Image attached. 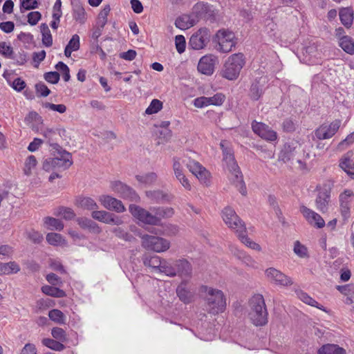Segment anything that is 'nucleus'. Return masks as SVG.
Listing matches in <instances>:
<instances>
[{
  "instance_id": "1",
  "label": "nucleus",
  "mask_w": 354,
  "mask_h": 354,
  "mask_svg": "<svg viewBox=\"0 0 354 354\" xmlns=\"http://www.w3.org/2000/svg\"><path fill=\"white\" fill-rule=\"evenodd\" d=\"M220 146L223 151V161L226 163L230 174L229 176L230 180L239 189L242 195H246L247 190L243 179V175L235 161L232 149L227 146V142L225 140H222Z\"/></svg>"
},
{
  "instance_id": "2",
  "label": "nucleus",
  "mask_w": 354,
  "mask_h": 354,
  "mask_svg": "<svg viewBox=\"0 0 354 354\" xmlns=\"http://www.w3.org/2000/svg\"><path fill=\"white\" fill-rule=\"evenodd\" d=\"M249 317L255 326H264L268 323V311L264 298L255 294L249 300Z\"/></svg>"
},
{
  "instance_id": "3",
  "label": "nucleus",
  "mask_w": 354,
  "mask_h": 354,
  "mask_svg": "<svg viewBox=\"0 0 354 354\" xmlns=\"http://www.w3.org/2000/svg\"><path fill=\"white\" fill-rule=\"evenodd\" d=\"M54 158H48L43 162V169L50 171L58 169H66L73 165L72 155L64 149L50 151Z\"/></svg>"
},
{
  "instance_id": "4",
  "label": "nucleus",
  "mask_w": 354,
  "mask_h": 354,
  "mask_svg": "<svg viewBox=\"0 0 354 354\" xmlns=\"http://www.w3.org/2000/svg\"><path fill=\"white\" fill-rule=\"evenodd\" d=\"M201 290L206 293L205 300L210 313L216 315L225 310L226 301L221 290L206 286H203Z\"/></svg>"
},
{
  "instance_id": "5",
  "label": "nucleus",
  "mask_w": 354,
  "mask_h": 354,
  "mask_svg": "<svg viewBox=\"0 0 354 354\" xmlns=\"http://www.w3.org/2000/svg\"><path fill=\"white\" fill-rule=\"evenodd\" d=\"M162 268L163 273L171 277L175 276L189 277L192 273L190 263L185 259L167 260Z\"/></svg>"
},
{
  "instance_id": "6",
  "label": "nucleus",
  "mask_w": 354,
  "mask_h": 354,
  "mask_svg": "<svg viewBox=\"0 0 354 354\" xmlns=\"http://www.w3.org/2000/svg\"><path fill=\"white\" fill-rule=\"evenodd\" d=\"M244 65L245 59L243 54H233L225 61L221 71V76L228 80H234L239 77Z\"/></svg>"
},
{
  "instance_id": "7",
  "label": "nucleus",
  "mask_w": 354,
  "mask_h": 354,
  "mask_svg": "<svg viewBox=\"0 0 354 354\" xmlns=\"http://www.w3.org/2000/svg\"><path fill=\"white\" fill-rule=\"evenodd\" d=\"M214 41L218 44L216 50L224 53L230 52L236 44L234 32L225 29L216 32Z\"/></svg>"
},
{
  "instance_id": "8",
  "label": "nucleus",
  "mask_w": 354,
  "mask_h": 354,
  "mask_svg": "<svg viewBox=\"0 0 354 354\" xmlns=\"http://www.w3.org/2000/svg\"><path fill=\"white\" fill-rule=\"evenodd\" d=\"M332 187L333 184L330 181L317 186L318 194L315 199V205L316 208L322 213L328 212Z\"/></svg>"
},
{
  "instance_id": "9",
  "label": "nucleus",
  "mask_w": 354,
  "mask_h": 354,
  "mask_svg": "<svg viewBox=\"0 0 354 354\" xmlns=\"http://www.w3.org/2000/svg\"><path fill=\"white\" fill-rule=\"evenodd\" d=\"M192 14L195 19H197V23L200 19L207 20L210 22H214L216 20L217 12L207 2L196 3L192 8Z\"/></svg>"
},
{
  "instance_id": "10",
  "label": "nucleus",
  "mask_w": 354,
  "mask_h": 354,
  "mask_svg": "<svg viewBox=\"0 0 354 354\" xmlns=\"http://www.w3.org/2000/svg\"><path fill=\"white\" fill-rule=\"evenodd\" d=\"M142 245L147 250L161 252L169 248L170 243L159 236L145 234L142 236Z\"/></svg>"
},
{
  "instance_id": "11",
  "label": "nucleus",
  "mask_w": 354,
  "mask_h": 354,
  "mask_svg": "<svg viewBox=\"0 0 354 354\" xmlns=\"http://www.w3.org/2000/svg\"><path fill=\"white\" fill-rule=\"evenodd\" d=\"M129 209L133 216L140 222L151 225H159V220L156 218L152 212H150L134 204L130 205Z\"/></svg>"
},
{
  "instance_id": "12",
  "label": "nucleus",
  "mask_w": 354,
  "mask_h": 354,
  "mask_svg": "<svg viewBox=\"0 0 354 354\" xmlns=\"http://www.w3.org/2000/svg\"><path fill=\"white\" fill-rule=\"evenodd\" d=\"M222 214L224 222L229 227L235 230L237 233L245 231V223L232 208L230 207L224 208Z\"/></svg>"
},
{
  "instance_id": "13",
  "label": "nucleus",
  "mask_w": 354,
  "mask_h": 354,
  "mask_svg": "<svg viewBox=\"0 0 354 354\" xmlns=\"http://www.w3.org/2000/svg\"><path fill=\"white\" fill-rule=\"evenodd\" d=\"M110 187L112 191L124 199L134 202H138L140 200V197L135 190L120 181L111 182Z\"/></svg>"
},
{
  "instance_id": "14",
  "label": "nucleus",
  "mask_w": 354,
  "mask_h": 354,
  "mask_svg": "<svg viewBox=\"0 0 354 354\" xmlns=\"http://www.w3.org/2000/svg\"><path fill=\"white\" fill-rule=\"evenodd\" d=\"M210 37V31L207 28H201L191 36L189 46L194 50L203 49L209 43Z\"/></svg>"
},
{
  "instance_id": "15",
  "label": "nucleus",
  "mask_w": 354,
  "mask_h": 354,
  "mask_svg": "<svg viewBox=\"0 0 354 354\" xmlns=\"http://www.w3.org/2000/svg\"><path fill=\"white\" fill-rule=\"evenodd\" d=\"M189 171L192 172L196 177L204 185H209V172L203 167L198 162L193 160H189L185 163Z\"/></svg>"
},
{
  "instance_id": "16",
  "label": "nucleus",
  "mask_w": 354,
  "mask_h": 354,
  "mask_svg": "<svg viewBox=\"0 0 354 354\" xmlns=\"http://www.w3.org/2000/svg\"><path fill=\"white\" fill-rule=\"evenodd\" d=\"M341 121L336 120L330 124H324L315 131V136L319 140H326L332 138L338 131Z\"/></svg>"
},
{
  "instance_id": "17",
  "label": "nucleus",
  "mask_w": 354,
  "mask_h": 354,
  "mask_svg": "<svg viewBox=\"0 0 354 354\" xmlns=\"http://www.w3.org/2000/svg\"><path fill=\"white\" fill-rule=\"evenodd\" d=\"M301 145L297 141L292 140L286 142L280 152L279 159L283 162L293 160L301 150Z\"/></svg>"
},
{
  "instance_id": "18",
  "label": "nucleus",
  "mask_w": 354,
  "mask_h": 354,
  "mask_svg": "<svg viewBox=\"0 0 354 354\" xmlns=\"http://www.w3.org/2000/svg\"><path fill=\"white\" fill-rule=\"evenodd\" d=\"M218 57L214 55H207L202 57L198 64V71L206 75H212L214 71Z\"/></svg>"
},
{
  "instance_id": "19",
  "label": "nucleus",
  "mask_w": 354,
  "mask_h": 354,
  "mask_svg": "<svg viewBox=\"0 0 354 354\" xmlns=\"http://www.w3.org/2000/svg\"><path fill=\"white\" fill-rule=\"evenodd\" d=\"M252 128L256 134L266 140L274 141L277 139V133L264 123L253 121Z\"/></svg>"
},
{
  "instance_id": "20",
  "label": "nucleus",
  "mask_w": 354,
  "mask_h": 354,
  "mask_svg": "<svg viewBox=\"0 0 354 354\" xmlns=\"http://www.w3.org/2000/svg\"><path fill=\"white\" fill-rule=\"evenodd\" d=\"M266 275L271 282L276 285L288 286L292 284V281L290 277L274 268H268L266 270Z\"/></svg>"
},
{
  "instance_id": "21",
  "label": "nucleus",
  "mask_w": 354,
  "mask_h": 354,
  "mask_svg": "<svg viewBox=\"0 0 354 354\" xmlns=\"http://www.w3.org/2000/svg\"><path fill=\"white\" fill-rule=\"evenodd\" d=\"M300 212L311 225L317 228H322L325 225V221L322 217L305 205L300 206Z\"/></svg>"
},
{
  "instance_id": "22",
  "label": "nucleus",
  "mask_w": 354,
  "mask_h": 354,
  "mask_svg": "<svg viewBox=\"0 0 354 354\" xmlns=\"http://www.w3.org/2000/svg\"><path fill=\"white\" fill-rule=\"evenodd\" d=\"M91 216L93 218L106 224L119 225L123 223L122 220L119 216L104 210L93 211Z\"/></svg>"
},
{
  "instance_id": "23",
  "label": "nucleus",
  "mask_w": 354,
  "mask_h": 354,
  "mask_svg": "<svg viewBox=\"0 0 354 354\" xmlns=\"http://www.w3.org/2000/svg\"><path fill=\"white\" fill-rule=\"evenodd\" d=\"M99 201L107 209L118 213L124 212L125 207L122 201L109 195H102L99 197Z\"/></svg>"
},
{
  "instance_id": "24",
  "label": "nucleus",
  "mask_w": 354,
  "mask_h": 354,
  "mask_svg": "<svg viewBox=\"0 0 354 354\" xmlns=\"http://www.w3.org/2000/svg\"><path fill=\"white\" fill-rule=\"evenodd\" d=\"M172 168L174 170V175L177 180L181 183V185L187 190H190L192 187L183 173V166L180 162V158L174 157L173 158Z\"/></svg>"
},
{
  "instance_id": "25",
  "label": "nucleus",
  "mask_w": 354,
  "mask_h": 354,
  "mask_svg": "<svg viewBox=\"0 0 354 354\" xmlns=\"http://www.w3.org/2000/svg\"><path fill=\"white\" fill-rule=\"evenodd\" d=\"M353 196V192L346 189L339 195L340 211L344 219L350 216V198Z\"/></svg>"
},
{
  "instance_id": "26",
  "label": "nucleus",
  "mask_w": 354,
  "mask_h": 354,
  "mask_svg": "<svg viewBox=\"0 0 354 354\" xmlns=\"http://www.w3.org/2000/svg\"><path fill=\"white\" fill-rule=\"evenodd\" d=\"M143 263L145 266L150 267L160 272L163 273L162 267L166 263V259H161L156 255L153 256H145L142 259Z\"/></svg>"
},
{
  "instance_id": "27",
  "label": "nucleus",
  "mask_w": 354,
  "mask_h": 354,
  "mask_svg": "<svg viewBox=\"0 0 354 354\" xmlns=\"http://www.w3.org/2000/svg\"><path fill=\"white\" fill-rule=\"evenodd\" d=\"M147 197L153 203L170 202L174 196L161 190H149L146 192Z\"/></svg>"
},
{
  "instance_id": "28",
  "label": "nucleus",
  "mask_w": 354,
  "mask_h": 354,
  "mask_svg": "<svg viewBox=\"0 0 354 354\" xmlns=\"http://www.w3.org/2000/svg\"><path fill=\"white\" fill-rule=\"evenodd\" d=\"M41 134L46 139V142L50 147V151L61 150L63 149L56 141L57 140V130L53 129H46L41 132Z\"/></svg>"
},
{
  "instance_id": "29",
  "label": "nucleus",
  "mask_w": 354,
  "mask_h": 354,
  "mask_svg": "<svg viewBox=\"0 0 354 354\" xmlns=\"http://www.w3.org/2000/svg\"><path fill=\"white\" fill-rule=\"evenodd\" d=\"M197 24V19H194L192 14L183 15L176 19L175 25L181 30H186Z\"/></svg>"
},
{
  "instance_id": "30",
  "label": "nucleus",
  "mask_w": 354,
  "mask_h": 354,
  "mask_svg": "<svg viewBox=\"0 0 354 354\" xmlns=\"http://www.w3.org/2000/svg\"><path fill=\"white\" fill-rule=\"evenodd\" d=\"M75 203L78 207L86 210L95 211L98 208L96 202L90 197L77 196Z\"/></svg>"
},
{
  "instance_id": "31",
  "label": "nucleus",
  "mask_w": 354,
  "mask_h": 354,
  "mask_svg": "<svg viewBox=\"0 0 354 354\" xmlns=\"http://www.w3.org/2000/svg\"><path fill=\"white\" fill-rule=\"evenodd\" d=\"M150 210L154 214L156 218L159 220V225L162 218H170L174 214V209L170 207H151Z\"/></svg>"
},
{
  "instance_id": "32",
  "label": "nucleus",
  "mask_w": 354,
  "mask_h": 354,
  "mask_svg": "<svg viewBox=\"0 0 354 354\" xmlns=\"http://www.w3.org/2000/svg\"><path fill=\"white\" fill-rule=\"evenodd\" d=\"M339 15L342 24L346 28H350L353 21V9L350 7L343 8L339 10Z\"/></svg>"
},
{
  "instance_id": "33",
  "label": "nucleus",
  "mask_w": 354,
  "mask_h": 354,
  "mask_svg": "<svg viewBox=\"0 0 354 354\" xmlns=\"http://www.w3.org/2000/svg\"><path fill=\"white\" fill-rule=\"evenodd\" d=\"M351 155L348 152L342 159L339 167L351 176L354 178V162L351 159Z\"/></svg>"
},
{
  "instance_id": "34",
  "label": "nucleus",
  "mask_w": 354,
  "mask_h": 354,
  "mask_svg": "<svg viewBox=\"0 0 354 354\" xmlns=\"http://www.w3.org/2000/svg\"><path fill=\"white\" fill-rule=\"evenodd\" d=\"M73 17L75 21L80 24H83L86 21V17L85 10L79 2L73 3Z\"/></svg>"
},
{
  "instance_id": "35",
  "label": "nucleus",
  "mask_w": 354,
  "mask_h": 354,
  "mask_svg": "<svg viewBox=\"0 0 354 354\" xmlns=\"http://www.w3.org/2000/svg\"><path fill=\"white\" fill-rule=\"evenodd\" d=\"M295 293L297 295V297L302 301L304 303L316 307L320 310H322L324 311H326L323 306H320L317 301H316L314 299H313L311 297H310L306 292H304L301 290H296Z\"/></svg>"
},
{
  "instance_id": "36",
  "label": "nucleus",
  "mask_w": 354,
  "mask_h": 354,
  "mask_svg": "<svg viewBox=\"0 0 354 354\" xmlns=\"http://www.w3.org/2000/svg\"><path fill=\"white\" fill-rule=\"evenodd\" d=\"M345 350L337 344H327L323 345L319 350L318 354H345Z\"/></svg>"
},
{
  "instance_id": "37",
  "label": "nucleus",
  "mask_w": 354,
  "mask_h": 354,
  "mask_svg": "<svg viewBox=\"0 0 354 354\" xmlns=\"http://www.w3.org/2000/svg\"><path fill=\"white\" fill-rule=\"evenodd\" d=\"M339 46L348 54H354V41L347 35H343L339 39Z\"/></svg>"
},
{
  "instance_id": "38",
  "label": "nucleus",
  "mask_w": 354,
  "mask_h": 354,
  "mask_svg": "<svg viewBox=\"0 0 354 354\" xmlns=\"http://www.w3.org/2000/svg\"><path fill=\"white\" fill-rule=\"evenodd\" d=\"M263 93V86L260 84L259 81H255L251 84L249 96L254 101L258 100Z\"/></svg>"
},
{
  "instance_id": "39",
  "label": "nucleus",
  "mask_w": 354,
  "mask_h": 354,
  "mask_svg": "<svg viewBox=\"0 0 354 354\" xmlns=\"http://www.w3.org/2000/svg\"><path fill=\"white\" fill-rule=\"evenodd\" d=\"M19 270V266L15 261L0 263V272L3 274L17 273Z\"/></svg>"
},
{
  "instance_id": "40",
  "label": "nucleus",
  "mask_w": 354,
  "mask_h": 354,
  "mask_svg": "<svg viewBox=\"0 0 354 354\" xmlns=\"http://www.w3.org/2000/svg\"><path fill=\"white\" fill-rule=\"evenodd\" d=\"M44 223L50 230L61 231L63 230L64 226L62 221L50 216L44 218Z\"/></svg>"
},
{
  "instance_id": "41",
  "label": "nucleus",
  "mask_w": 354,
  "mask_h": 354,
  "mask_svg": "<svg viewBox=\"0 0 354 354\" xmlns=\"http://www.w3.org/2000/svg\"><path fill=\"white\" fill-rule=\"evenodd\" d=\"M41 291L45 295L54 297H64L66 294L63 290H61L58 288L50 286H44L41 288Z\"/></svg>"
},
{
  "instance_id": "42",
  "label": "nucleus",
  "mask_w": 354,
  "mask_h": 354,
  "mask_svg": "<svg viewBox=\"0 0 354 354\" xmlns=\"http://www.w3.org/2000/svg\"><path fill=\"white\" fill-rule=\"evenodd\" d=\"M238 237L241 241L246 245L248 247L257 251H261V247L257 243L252 241L247 235L246 230L244 232H239Z\"/></svg>"
},
{
  "instance_id": "43",
  "label": "nucleus",
  "mask_w": 354,
  "mask_h": 354,
  "mask_svg": "<svg viewBox=\"0 0 354 354\" xmlns=\"http://www.w3.org/2000/svg\"><path fill=\"white\" fill-rule=\"evenodd\" d=\"M176 293L180 300L185 304H189L191 302L192 299V294L190 291L187 290V288L183 286V284H180L178 286L176 289Z\"/></svg>"
},
{
  "instance_id": "44",
  "label": "nucleus",
  "mask_w": 354,
  "mask_h": 354,
  "mask_svg": "<svg viewBox=\"0 0 354 354\" xmlns=\"http://www.w3.org/2000/svg\"><path fill=\"white\" fill-rule=\"evenodd\" d=\"M54 214L57 216H62L66 220H72L75 216V214L71 208L64 206L59 207L56 209Z\"/></svg>"
},
{
  "instance_id": "45",
  "label": "nucleus",
  "mask_w": 354,
  "mask_h": 354,
  "mask_svg": "<svg viewBox=\"0 0 354 354\" xmlns=\"http://www.w3.org/2000/svg\"><path fill=\"white\" fill-rule=\"evenodd\" d=\"M42 344L48 348L56 351H61L65 348V346L63 344L50 338L43 339Z\"/></svg>"
},
{
  "instance_id": "46",
  "label": "nucleus",
  "mask_w": 354,
  "mask_h": 354,
  "mask_svg": "<svg viewBox=\"0 0 354 354\" xmlns=\"http://www.w3.org/2000/svg\"><path fill=\"white\" fill-rule=\"evenodd\" d=\"M136 180L145 185H151L157 180V174L154 172L147 173L145 175H137Z\"/></svg>"
},
{
  "instance_id": "47",
  "label": "nucleus",
  "mask_w": 354,
  "mask_h": 354,
  "mask_svg": "<svg viewBox=\"0 0 354 354\" xmlns=\"http://www.w3.org/2000/svg\"><path fill=\"white\" fill-rule=\"evenodd\" d=\"M48 317L52 321L62 324L65 323L66 317L64 313L58 309H53L49 311Z\"/></svg>"
},
{
  "instance_id": "48",
  "label": "nucleus",
  "mask_w": 354,
  "mask_h": 354,
  "mask_svg": "<svg viewBox=\"0 0 354 354\" xmlns=\"http://www.w3.org/2000/svg\"><path fill=\"white\" fill-rule=\"evenodd\" d=\"M162 108V103L159 100L153 99L145 110V113L151 115L158 113Z\"/></svg>"
},
{
  "instance_id": "49",
  "label": "nucleus",
  "mask_w": 354,
  "mask_h": 354,
  "mask_svg": "<svg viewBox=\"0 0 354 354\" xmlns=\"http://www.w3.org/2000/svg\"><path fill=\"white\" fill-rule=\"evenodd\" d=\"M37 162L36 158L32 155L26 158L24 168V172L26 176H30L32 174V169L36 166Z\"/></svg>"
},
{
  "instance_id": "50",
  "label": "nucleus",
  "mask_w": 354,
  "mask_h": 354,
  "mask_svg": "<svg viewBox=\"0 0 354 354\" xmlns=\"http://www.w3.org/2000/svg\"><path fill=\"white\" fill-rule=\"evenodd\" d=\"M26 237L35 244L40 243L43 239V235L35 230H30L26 232Z\"/></svg>"
},
{
  "instance_id": "51",
  "label": "nucleus",
  "mask_w": 354,
  "mask_h": 354,
  "mask_svg": "<svg viewBox=\"0 0 354 354\" xmlns=\"http://www.w3.org/2000/svg\"><path fill=\"white\" fill-rule=\"evenodd\" d=\"M20 10L24 12V10H33L38 8L39 2L37 0H20Z\"/></svg>"
},
{
  "instance_id": "52",
  "label": "nucleus",
  "mask_w": 354,
  "mask_h": 354,
  "mask_svg": "<svg viewBox=\"0 0 354 354\" xmlns=\"http://www.w3.org/2000/svg\"><path fill=\"white\" fill-rule=\"evenodd\" d=\"M294 252L301 258L308 257L307 248L302 245L299 241H296L294 244Z\"/></svg>"
},
{
  "instance_id": "53",
  "label": "nucleus",
  "mask_w": 354,
  "mask_h": 354,
  "mask_svg": "<svg viewBox=\"0 0 354 354\" xmlns=\"http://www.w3.org/2000/svg\"><path fill=\"white\" fill-rule=\"evenodd\" d=\"M208 105L220 106L225 100V95L222 93H216L212 97H207Z\"/></svg>"
},
{
  "instance_id": "54",
  "label": "nucleus",
  "mask_w": 354,
  "mask_h": 354,
  "mask_svg": "<svg viewBox=\"0 0 354 354\" xmlns=\"http://www.w3.org/2000/svg\"><path fill=\"white\" fill-rule=\"evenodd\" d=\"M62 236L61 234L57 233L50 232L46 235V241L50 245H59L62 241Z\"/></svg>"
},
{
  "instance_id": "55",
  "label": "nucleus",
  "mask_w": 354,
  "mask_h": 354,
  "mask_svg": "<svg viewBox=\"0 0 354 354\" xmlns=\"http://www.w3.org/2000/svg\"><path fill=\"white\" fill-rule=\"evenodd\" d=\"M12 59L16 62L17 65L21 66L26 63L27 62V54L24 50H20L18 53L15 54L13 53Z\"/></svg>"
},
{
  "instance_id": "56",
  "label": "nucleus",
  "mask_w": 354,
  "mask_h": 354,
  "mask_svg": "<svg viewBox=\"0 0 354 354\" xmlns=\"http://www.w3.org/2000/svg\"><path fill=\"white\" fill-rule=\"evenodd\" d=\"M51 334L55 339H58L60 342H64L66 339V332L61 328H53L52 329Z\"/></svg>"
},
{
  "instance_id": "57",
  "label": "nucleus",
  "mask_w": 354,
  "mask_h": 354,
  "mask_svg": "<svg viewBox=\"0 0 354 354\" xmlns=\"http://www.w3.org/2000/svg\"><path fill=\"white\" fill-rule=\"evenodd\" d=\"M35 90H36L37 95H39L41 97H46L50 93V89L43 82H39V83L36 84Z\"/></svg>"
},
{
  "instance_id": "58",
  "label": "nucleus",
  "mask_w": 354,
  "mask_h": 354,
  "mask_svg": "<svg viewBox=\"0 0 354 354\" xmlns=\"http://www.w3.org/2000/svg\"><path fill=\"white\" fill-rule=\"evenodd\" d=\"M13 53V49L10 45H7L6 42L0 43V53L5 57L11 59Z\"/></svg>"
},
{
  "instance_id": "59",
  "label": "nucleus",
  "mask_w": 354,
  "mask_h": 354,
  "mask_svg": "<svg viewBox=\"0 0 354 354\" xmlns=\"http://www.w3.org/2000/svg\"><path fill=\"white\" fill-rule=\"evenodd\" d=\"M175 44L177 51L181 54L185 50V39L183 35H177L175 37Z\"/></svg>"
},
{
  "instance_id": "60",
  "label": "nucleus",
  "mask_w": 354,
  "mask_h": 354,
  "mask_svg": "<svg viewBox=\"0 0 354 354\" xmlns=\"http://www.w3.org/2000/svg\"><path fill=\"white\" fill-rule=\"evenodd\" d=\"M44 77L49 83L57 84L60 79V75L58 72L51 71L44 73Z\"/></svg>"
},
{
  "instance_id": "61",
  "label": "nucleus",
  "mask_w": 354,
  "mask_h": 354,
  "mask_svg": "<svg viewBox=\"0 0 354 354\" xmlns=\"http://www.w3.org/2000/svg\"><path fill=\"white\" fill-rule=\"evenodd\" d=\"M112 232L117 237L124 241H130L132 238V236L130 234L125 232L122 227H115Z\"/></svg>"
},
{
  "instance_id": "62",
  "label": "nucleus",
  "mask_w": 354,
  "mask_h": 354,
  "mask_svg": "<svg viewBox=\"0 0 354 354\" xmlns=\"http://www.w3.org/2000/svg\"><path fill=\"white\" fill-rule=\"evenodd\" d=\"M159 133V141L158 144H163L167 142L171 137V131L169 129H163L158 131Z\"/></svg>"
},
{
  "instance_id": "63",
  "label": "nucleus",
  "mask_w": 354,
  "mask_h": 354,
  "mask_svg": "<svg viewBox=\"0 0 354 354\" xmlns=\"http://www.w3.org/2000/svg\"><path fill=\"white\" fill-rule=\"evenodd\" d=\"M44 106L46 109H49L52 111L59 112L60 113H64L66 111V106L64 104H55L50 102H46L44 104Z\"/></svg>"
},
{
  "instance_id": "64",
  "label": "nucleus",
  "mask_w": 354,
  "mask_h": 354,
  "mask_svg": "<svg viewBox=\"0 0 354 354\" xmlns=\"http://www.w3.org/2000/svg\"><path fill=\"white\" fill-rule=\"evenodd\" d=\"M28 22L31 26L36 25L41 18V14L38 11L30 12L27 16Z\"/></svg>"
}]
</instances>
